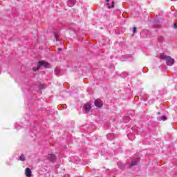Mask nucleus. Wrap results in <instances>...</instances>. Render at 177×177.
Masks as SVG:
<instances>
[{
	"label": "nucleus",
	"instance_id": "9b49d317",
	"mask_svg": "<svg viewBox=\"0 0 177 177\" xmlns=\"http://www.w3.org/2000/svg\"><path fill=\"white\" fill-rule=\"evenodd\" d=\"M55 38L56 41H59V35H57V33H55Z\"/></svg>",
	"mask_w": 177,
	"mask_h": 177
},
{
	"label": "nucleus",
	"instance_id": "f03ea898",
	"mask_svg": "<svg viewBox=\"0 0 177 177\" xmlns=\"http://www.w3.org/2000/svg\"><path fill=\"white\" fill-rule=\"evenodd\" d=\"M49 67V64L45 61H40L37 65V68H33V71H38L39 68H48Z\"/></svg>",
	"mask_w": 177,
	"mask_h": 177
},
{
	"label": "nucleus",
	"instance_id": "ddd939ff",
	"mask_svg": "<svg viewBox=\"0 0 177 177\" xmlns=\"http://www.w3.org/2000/svg\"><path fill=\"white\" fill-rule=\"evenodd\" d=\"M161 120H162V121H166L167 117H165V116H161Z\"/></svg>",
	"mask_w": 177,
	"mask_h": 177
},
{
	"label": "nucleus",
	"instance_id": "f3484780",
	"mask_svg": "<svg viewBox=\"0 0 177 177\" xmlns=\"http://www.w3.org/2000/svg\"><path fill=\"white\" fill-rule=\"evenodd\" d=\"M157 114H158V115H160V114H161V113L158 112Z\"/></svg>",
	"mask_w": 177,
	"mask_h": 177
},
{
	"label": "nucleus",
	"instance_id": "dca6fc26",
	"mask_svg": "<svg viewBox=\"0 0 177 177\" xmlns=\"http://www.w3.org/2000/svg\"><path fill=\"white\" fill-rule=\"evenodd\" d=\"M174 28H177L176 24H174Z\"/></svg>",
	"mask_w": 177,
	"mask_h": 177
},
{
	"label": "nucleus",
	"instance_id": "7ed1b4c3",
	"mask_svg": "<svg viewBox=\"0 0 177 177\" xmlns=\"http://www.w3.org/2000/svg\"><path fill=\"white\" fill-rule=\"evenodd\" d=\"M84 107L86 113H89L91 109H92L90 104H86Z\"/></svg>",
	"mask_w": 177,
	"mask_h": 177
},
{
	"label": "nucleus",
	"instance_id": "f8f14e48",
	"mask_svg": "<svg viewBox=\"0 0 177 177\" xmlns=\"http://www.w3.org/2000/svg\"><path fill=\"white\" fill-rule=\"evenodd\" d=\"M158 40H159L160 42H162V41H164V38H163L162 37H159Z\"/></svg>",
	"mask_w": 177,
	"mask_h": 177
},
{
	"label": "nucleus",
	"instance_id": "9d476101",
	"mask_svg": "<svg viewBox=\"0 0 177 177\" xmlns=\"http://www.w3.org/2000/svg\"><path fill=\"white\" fill-rule=\"evenodd\" d=\"M19 160H20V161H26V156H24V155H21L19 157Z\"/></svg>",
	"mask_w": 177,
	"mask_h": 177
},
{
	"label": "nucleus",
	"instance_id": "6e6552de",
	"mask_svg": "<svg viewBox=\"0 0 177 177\" xmlns=\"http://www.w3.org/2000/svg\"><path fill=\"white\" fill-rule=\"evenodd\" d=\"M109 1H110V0H106V5H107L109 9H111V8H114V2L112 1V4L111 6L110 4L109 3Z\"/></svg>",
	"mask_w": 177,
	"mask_h": 177
},
{
	"label": "nucleus",
	"instance_id": "4468645a",
	"mask_svg": "<svg viewBox=\"0 0 177 177\" xmlns=\"http://www.w3.org/2000/svg\"><path fill=\"white\" fill-rule=\"evenodd\" d=\"M55 73L56 74H59L60 73V70H59V69H55Z\"/></svg>",
	"mask_w": 177,
	"mask_h": 177
},
{
	"label": "nucleus",
	"instance_id": "423d86ee",
	"mask_svg": "<svg viewBox=\"0 0 177 177\" xmlns=\"http://www.w3.org/2000/svg\"><path fill=\"white\" fill-rule=\"evenodd\" d=\"M26 176L27 177H31V169L27 167L26 169Z\"/></svg>",
	"mask_w": 177,
	"mask_h": 177
},
{
	"label": "nucleus",
	"instance_id": "a211bd4d",
	"mask_svg": "<svg viewBox=\"0 0 177 177\" xmlns=\"http://www.w3.org/2000/svg\"><path fill=\"white\" fill-rule=\"evenodd\" d=\"M59 50H62V48H59Z\"/></svg>",
	"mask_w": 177,
	"mask_h": 177
},
{
	"label": "nucleus",
	"instance_id": "0eeeda50",
	"mask_svg": "<svg viewBox=\"0 0 177 177\" xmlns=\"http://www.w3.org/2000/svg\"><path fill=\"white\" fill-rule=\"evenodd\" d=\"M75 5V0H68V6H70V8H73Z\"/></svg>",
	"mask_w": 177,
	"mask_h": 177
},
{
	"label": "nucleus",
	"instance_id": "f257e3e1",
	"mask_svg": "<svg viewBox=\"0 0 177 177\" xmlns=\"http://www.w3.org/2000/svg\"><path fill=\"white\" fill-rule=\"evenodd\" d=\"M160 59L162 60H165L166 64L167 66H173L175 63V59H174L171 56L165 55H161L160 56Z\"/></svg>",
	"mask_w": 177,
	"mask_h": 177
},
{
	"label": "nucleus",
	"instance_id": "1a4fd4ad",
	"mask_svg": "<svg viewBox=\"0 0 177 177\" xmlns=\"http://www.w3.org/2000/svg\"><path fill=\"white\" fill-rule=\"evenodd\" d=\"M138 161H139V159H137L136 160L132 161L131 167H135L138 164Z\"/></svg>",
	"mask_w": 177,
	"mask_h": 177
},
{
	"label": "nucleus",
	"instance_id": "39448f33",
	"mask_svg": "<svg viewBox=\"0 0 177 177\" xmlns=\"http://www.w3.org/2000/svg\"><path fill=\"white\" fill-rule=\"evenodd\" d=\"M47 158L49 161H55L56 160V156L53 154H48Z\"/></svg>",
	"mask_w": 177,
	"mask_h": 177
},
{
	"label": "nucleus",
	"instance_id": "20e7f679",
	"mask_svg": "<svg viewBox=\"0 0 177 177\" xmlns=\"http://www.w3.org/2000/svg\"><path fill=\"white\" fill-rule=\"evenodd\" d=\"M95 106H96V107H102V106H103V103L100 101V100H95Z\"/></svg>",
	"mask_w": 177,
	"mask_h": 177
},
{
	"label": "nucleus",
	"instance_id": "2eb2a0df",
	"mask_svg": "<svg viewBox=\"0 0 177 177\" xmlns=\"http://www.w3.org/2000/svg\"><path fill=\"white\" fill-rule=\"evenodd\" d=\"M133 32H136V27H134L133 28Z\"/></svg>",
	"mask_w": 177,
	"mask_h": 177
}]
</instances>
